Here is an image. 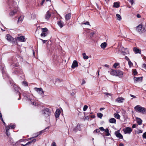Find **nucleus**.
<instances>
[{
    "instance_id": "nucleus-33",
    "label": "nucleus",
    "mask_w": 146,
    "mask_h": 146,
    "mask_svg": "<svg viewBox=\"0 0 146 146\" xmlns=\"http://www.w3.org/2000/svg\"><path fill=\"white\" fill-rule=\"evenodd\" d=\"M116 17L117 18V19L119 20V21H120L121 20V17L120 16V15L119 14H117L116 15Z\"/></svg>"
},
{
    "instance_id": "nucleus-52",
    "label": "nucleus",
    "mask_w": 146,
    "mask_h": 146,
    "mask_svg": "<svg viewBox=\"0 0 146 146\" xmlns=\"http://www.w3.org/2000/svg\"><path fill=\"white\" fill-rule=\"evenodd\" d=\"M125 58L126 60H127L128 61V62L130 60L129 59V58L127 56H125Z\"/></svg>"
},
{
    "instance_id": "nucleus-25",
    "label": "nucleus",
    "mask_w": 146,
    "mask_h": 146,
    "mask_svg": "<svg viewBox=\"0 0 146 146\" xmlns=\"http://www.w3.org/2000/svg\"><path fill=\"white\" fill-rule=\"evenodd\" d=\"M6 135L7 136H9V135L10 134V133L9 132V129L8 128V127L7 126L6 127Z\"/></svg>"
},
{
    "instance_id": "nucleus-53",
    "label": "nucleus",
    "mask_w": 146,
    "mask_h": 146,
    "mask_svg": "<svg viewBox=\"0 0 146 146\" xmlns=\"http://www.w3.org/2000/svg\"><path fill=\"white\" fill-rule=\"evenodd\" d=\"M32 143H31V141L30 142H29L28 143H27L26 144V145H27V146H28V145H30Z\"/></svg>"
},
{
    "instance_id": "nucleus-45",
    "label": "nucleus",
    "mask_w": 146,
    "mask_h": 146,
    "mask_svg": "<svg viewBox=\"0 0 146 146\" xmlns=\"http://www.w3.org/2000/svg\"><path fill=\"white\" fill-rule=\"evenodd\" d=\"M22 18H21V17H20L18 19V22H21V21H22Z\"/></svg>"
},
{
    "instance_id": "nucleus-2",
    "label": "nucleus",
    "mask_w": 146,
    "mask_h": 146,
    "mask_svg": "<svg viewBox=\"0 0 146 146\" xmlns=\"http://www.w3.org/2000/svg\"><path fill=\"white\" fill-rule=\"evenodd\" d=\"M135 111L137 112H139L142 113H144L146 112L145 108L139 105H137L134 108Z\"/></svg>"
},
{
    "instance_id": "nucleus-9",
    "label": "nucleus",
    "mask_w": 146,
    "mask_h": 146,
    "mask_svg": "<svg viewBox=\"0 0 146 146\" xmlns=\"http://www.w3.org/2000/svg\"><path fill=\"white\" fill-rule=\"evenodd\" d=\"M115 134L116 136L120 139H122L123 137L122 135L119 133V130L116 131L115 132Z\"/></svg>"
},
{
    "instance_id": "nucleus-1",
    "label": "nucleus",
    "mask_w": 146,
    "mask_h": 146,
    "mask_svg": "<svg viewBox=\"0 0 146 146\" xmlns=\"http://www.w3.org/2000/svg\"><path fill=\"white\" fill-rule=\"evenodd\" d=\"M110 74L112 76H117L120 78H122L123 76V72L119 70H112Z\"/></svg>"
},
{
    "instance_id": "nucleus-50",
    "label": "nucleus",
    "mask_w": 146,
    "mask_h": 146,
    "mask_svg": "<svg viewBox=\"0 0 146 146\" xmlns=\"http://www.w3.org/2000/svg\"><path fill=\"white\" fill-rule=\"evenodd\" d=\"M142 67L146 69V64H144L142 65Z\"/></svg>"
},
{
    "instance_id": "nucleus-51",
    "label": "nucleus",
    "mask_w": 146,
    "mask_h": 146,
    "mask_svg": "<svg viewBox=\"0 0 146 146\" xmlns=\"http://www.w3.org/2000/svg\"><path fill=\"white\" fill-rule=\"evenodd\" d=\"M51 146H56V144L55 143V142H52V145Z\"/></svg>"
},
{
    "instance_id": "nucleus-6",
    "label": "nucleus",
    "mask_w": 146,
    "mask_h": 146,
    "mask_svg": "<svg viewBox=\"0 0 146 146\" xmlns=\"http://www.w3.org/2000/svg\"><path fill=\"white\" fill-rule=\"evenodd\" d=\"M123 131L125 134H130L131 132L132 131V129L130 127H128L123 129Z\"/></svg>"
},
{
    "instance_id": "nucleus-37",
    "label": "nucleus",
    "mask_w": 146,
    "mask_h": 146,
    "mask_svg": "<svg viewBox=\"0 0 146 146\" xmlns=\"http://www.w3.org/2000/svg\"><path fill=\"white\" fill-rule=\"evenodd\" d=\"M88 106L87 105H85L84 106L83 110L84 111H86L87 109L88 108Z\"/></svg>"
},
{
    "instance_id": "nucleus-21",
    "label": "nucleus",
    "mask_w": 146,
    "mask_h": 146,
    "mask_svg": "<svg viewBox=\"0 0 146 146\" xmlns=\"http://www.w3.org/2000/svg\"><path fill=\"white\" fill-rule=\"evenodd\" d=\"M133 51L135 52L136 53H141V50L136 47L134 48Z\"/></svg>"
},
{
    "instance_id": "nucleus-24",
    "label": "nucleus",
    "mask_w": 146,
    "mask_h": 146,
    "mask_svg": "<svg viewBox=\"0 0 146 146\" xmlns=\"http://www.w3.org/2000/svg\"><path fill=\"white\" fill-rule=\"evenodd\" d=\"M121 49H122V48H123V47H121ZM122 50L121 51L120 50H119V53H121V54H122V55H125L126 54V53L125 52V51H123L122 50Z\"/></svg>"
},
{
    "instance_id": "nucleus-34",
    "label": "nucleus",
    "mask_w": 146,
    "mask_h": 146,
    "mask_svg": "<svg viewBox=\"0 0 146 146\" xmlns=\"http://www.w3.org/2000/svg\"><path fill=\"white\" fill-rule=\"evenodd\" d=\"M42 30V32L46 33L48 30V29L46 28H41Z\"/></svg>"
},
{
    "instance_id": "nucleus-13",
    "label": "nucleus",
    "mask_w": 146,
    "mask_h": 146,
    "mask_svg": "<svg viewBox=\"0 0 146 146\" xmlns=\"http://www.w3.org/2000/svg\"><path fill=\"white\" fill-rule=\"evenodd\" d=\"M142 78L141 77L137 78L135 77H134V81L135 82H141L142 80Z\"/></svg>"
},
{
    "instance_id": "nucleus-3",
    "label": "nucleus",
    "mask_w": 146,
    "mask_h": 146,
    "mask_svg": "<svg viewBox=\"0 0 146 146\" xmlns=\"http://www.w3.org/2000/svg\"><path fill=\"white\" fill-rule=\"evenodd\" d=\"M137 31L140 34H141L146 31L145 28L143 27L141 24L139 25L136 27Z\"/></svg>"
},
{
    "instance_id": "nucleus-64",
    "label": "nucleus",
    "mask_w": 146,
    "mask_h": 146,
    "mask_svg": "<svg viewBox=\"0 0 146 146\" xmlns=\"http://www.w3.org/2000/svg\"><path fill=\"white\" fill-rule=\"evenodd\" d=\"M124 145L122 143H120L119 145V146H123Z\"/></svg>"
},
{
    "instance_id": "nucleus-17",
    "label": "nucleus",
    "mask_w": 146,
    "mask_h": 146,
    "mask_svg": "<svg viewBox=\"0 0 146 146\" xmlns=\"http://www.w3.org/2000/svg\"><path fill=\"white\" fill-rule=\"evenodd\" d=\"M124 100V99L123 98H117L116 100V101L119 103H122Z\"/></svg>"
},
{
    "instance_id": "nucleus-4",
    "label": "nucleus",
    "mask_w": 146,
    "mask_h": 146,
    "mask_svg": "<svg viewBox=\"0 0 146 146\" xmlns=\"http://www.w3.org/2000/svg\"><path fill=\"white\" fill-rule=\"evenodd\" d=\"M43 115L45 117H48L50 114L49 110L48 108H46L42 111Z\"/></svg>"
},
{
    "instance_id": "nucleus-18",
    "label": "nucleus",
    "mask_w": 146,
    "mask_h": 146,
    "mask_svg": "<svg viewBox=\"0 0 146 146\" xmlns=\"http://www.w3.org/2000/svg\"><path fill=\"white\" fill-rule=\"evenodd\" d=\"M116 121V119L113 118H111L109 120V122L111 123H115Z\"/></svg>"
},
{
    "instance_id": "nucleus-20",
    "label": "nucleus",
    "mask_w": 146,
    "mask_h": 146,
    "mask_svg": "<svg viewBox=\"0 0 146 146\" xmlns=\"http://www.w3.org/2000/svg\"><path fill=\"white\" fill-rule=\"evenodd\" d=\"M107 45V44L106 42H104L101 44L100 46L102 48L104 49L106 47Z\"/></svg>"
},
{
    "instance_id": "nucleus-40",
    "label": "nucleus",
    "mask_w": 146,
    "mask_h": 146,
    "mask_svg": "<svg viewBox=\"0 0 146 146\" xmlns=\"http://www.w3.org/2000/svg\"><path fill=\"white\" fill-rule=\"evenodd\" d=\"M22 141H23L22 139H21L19 140V141H17L16 143H15V146H17V145L18 143L21 142Z\"/></svg>"
},
{
    "instance_id": "nucleus-28",
    "label": "nucleus",
    "mask_w": 146,
    "mask_h": 146,
    "mask_svg": "<svg viewBox=\"0 0 146 146\" xmlns=\"http://www.w3.org/2000/svg\"><path fill=\"white\" fill-rule=\"evenodd\" d=\"M29 101L31 102V104H32L33 105H34L35 106L36 105V103L33 100L31 99H29Z\"/></svg>"
},
{
    "instance_id": "nucleus-29",
    "label": "nucleus",
    "mask_w": 146,
    "mask_h": 146,
    "mask_svg": "<svg viewBox=\"0 0 146 146\" xmlns=\"http://www.w3.org/2000/svg\"><path fill=\"white\" fill-rule=\"evenodd\" d=\"M82 55L83 56V58L84 59H87L89 58L88 56H87L86 54L85 53H82Z\"/></svg>"
},
{
    "instance_id": "nucleus-58",
    "label": "nucleus",
    "mask_w": 146,
    "mask_h": 146,
    "mask_svg": "<svg viewBox=\"0 0 146 146\" xmlns=\"http://www.w3.org/2000/svg\"><path fill=\"white\" fill-rule=\"evenodd\" d=\"M40 40L42 41L43 43H45L47 41L46 40H43L42 39H40Z\"/></svg>"
},
{
    "instance_id": "nucleus-36",
    "label": "nucleus",
    "mask_w": 146,
    "mask_h": 146,
    "mask_svg": "<svg viewBox=\"0 0 146 146\" xmlns=\"http://www.w3.org/2000/svg\"><path fill=\"white\" fill-rule=\"evenodd\" d=\"M15 127V125H9L8 128L9 129L10 128L11 129H13Z\"/></svg>"
},
{
    "instance_id": "nucleus-43",
    "label": "nucleus",
    "mask_w": 146,
    "mask_h": 146,
    "mask_svg": "<svg viewBox=\"0 0 146 146\" xmlns=\"http://www.w3.org/2000/svg\"><path fill=\"white\" fill-rule=\"evenodd\" d=\"M118 65V64L117 63H115L113 65V67L114 68H115L117 67V66Z\"/></svg>"
},
{
    "instance_id": "nucleus-8",
    "label": "nucleus",
    "mask_w": 146,
    "mask_h": 146,
    "mask_svg": "<svg viewBox=\"0 0 146 146\" xmlns=\"http://www.w3.org/2000/svg\"><path fill=\"white\" fill-rule=\"evenodd\" d=\"M34 89L38 94L40 95H41L44 93V92L41 88L35 87Z\"/></svg>"
},
{
    "instance_id": "nucleus-38",
    "label": "nucleus",
    "mask_w": 146,
    "mask_h": 146,
    "mask_svg": "<svg viewBox=\"0 0 146 146\" xmlns=\"http://www.w3.org/2000/svg\"><path fill=\"white\" fill-rule=\"evenodd\" d=\"M22 84L23 85L25 86H28L27 83L25 81H23L22 82Z\"/></svg>"
},
{
    "instance_id": "nucleus-60",
    "label": "nucleus",
    "mask_w": 146,
    "mask_h": 146,
    "mask_svg": "<svg viewBox=\"0 0 146 146\" xmlns=\"http://www.w3.org/2000/svg\"><path fill=\"white\" fill-rule=\"evenodd\" d=\"M36 141V139H33V140H32V141H31V143H32L33 142V143L35 142Z\"/></svg>"
},
{
    "instance_id": "nucleus-11",
    "label": "nucleus",
    "mask_w": 146,
    "mask_h": 146,
    "mask_svg": "<svg viewBox=\"0 0 146 146\" xmlns=\"http://www.w3.org/2000/svg\"><path fill=\"white\" fill-rule=\"evenodd\" d=\"M19 40L21 42H25L26 40L24 36H20L17 37Z\"/></svg>"
},
{
    "instance_id": "nucleus-31",
    "label": "nucleus",
    "mask_w": 146,
    "mask_h": 146,
    "mask_svg": "<svg viewBox=\"0 0 146 146\" xmlns=\"http://www.w3.org/2000/svg\"><path fill=\"white\" fill-rule=\"evenodd\" d=\"M114 116L115 118L118 119H119L120 118V116L118 113H114Z\"/></svg>"
},
{
    "instance_id": "nucleus-61",
    "label": "nucleus",
    "mask_w": 146,
    "mask_h": 146,
    "mask_svg": "<svg viewBox=\"0 0 146 146\" xmlns=\"http://www.w3.org/2000/svg\"><path fill=\"white\" fill-rule=\"evenodd\" d=\"M137 17L138 18H140L141 17V15L139 14H137Z\"/></svg>"
},
{
    "instance_id": "nucleus-39",
    "label": "nucleus",
    "mask_w": 146,
    "mask_h": 146,
    "mask_svg": "<svg viewBox=\"0 0 146 146\" xmlns=\"http://www.w3.org/2000/svg\"><path fill=\"white\" fill-rule=\"evenodd\" d=\"M128 64L129 66L130 67H131V66L133 65L131 61L130 60L128 62Z\"/></svg>"
},
{
    "instance_id": "nucleus-41",
    "label": "nucleus",
    "mask_w": 146,
    "mask_h": 146,
    "mask_svg": "<svg viewBox=\"0 0 146 146\" xmlns=\"http://www.w3.org/2000/svg\"><path fill=\"white\" fill-rule=\"evenodd\" d=\"M133 72L134 75H135L137 74V72L135 69H134L133 70Z\"/></svg>"
},
{
    "instance_id": "nucleus-54",
    "label": "nucleus",
    "mask_w": 146,
    "mask_h": 146,
    "mask_svg": "<svg viewBox=\"0 0 146 146\" xmlns=\"http://www.w3.org/2000/svg\"><path fill=\"white\" fill-rule=\"evenodd\" d=\"M142 133V131L141 130H139L137 132L138 133Z\"/></svg>"
},
{
    "instance_id": "nucleus-10",
    "label": "nucleus",
    "mask_w": 146,
    "mask_h": 146,
    "mask_svg": "<svg viewBox=\"0 0 146 146\" xmlns=\"http://www.w3.org/2000/svg\"><path fill=\"white\" fill-rule=\"evenodd\" d=\"M78 66V64L77 61L75 60H74L71 66V68L73 69H74Z\"/></svg>"
},
{
    "instance_id": "nucleus-32",
    "label": "nucleus",
    "mask_w": 146,
    "mask_h": 146,
    "mask_svg": "<svg viewBox=\"0 0 146 146\" xmlns=\"http://www.w3.org/2000/svg\"><path fill=\"white\" fill-rule=\"evenodd\" d=\"M97 116L101 119L102 118V116H103V114L102 113H97Z\"/></svg>"
},
{
    "instance_id": "nucleus-59",
    "label": "nucleus",
    "mask_w": 146,
    "mask_h": 146,
    "mask_svg": "<svg viewBox=\"0 0 146 146\" xmlns=\"http://www.w3.org/2000/svg\"><path fill=\"white\" fill-rule=\"evenodd\" d=\"M94 32H92L90 33V36L91 37L92 36H93V35H94Z\"/></svg>"
},
{
    "instance_id": "nucleus-22",
    "label": "nucleus",
    "mask_w": 146,
    "mask_h": 146,
    "mask_svg": "<svg viewBox=\"0 0 146 146\" xmlns=\"http://www.w3.org/2000/svg\"><path fill=\"white\" fill-rule=\"evenodd\" d=\"M71 17L70 14V13H68L66 14L65 16V18L66 20L67 21Z\"/></svg>"
},
{
    "instance_id": "nucleus-7",
    "label": "nucleus",
    "mask_w": 146,
    "mask_h": 146,
    "mask_svg": "<svg viewBox=\"0 0 146 146\" xmlns=\"http://www.w3.org/2000/svg\"><path fill=\"white\" fill-rule=\"evenodd\" d=\"M49 127H48L46 128L45 129H44L42 131H41L37 133H36V136H35L34 137H33L29 138V139H31L36 137L38 135L41 134L42 133H43L44 131H47V130H48L49 129Z\"/></svg>"
},
{
    "instance_id": "nucleus-56",
    "label": "nucleus",
    "mask_w": 146,
    "mask_h": 146,
    "mask_svg": "<svg viewBox=\"0 0 146 146\" xmlns=\"http://www.w3.org/2000/svg\"><path fill=\"white\" fill-rule=\"evenodd\" d=\"M86 83V82L84 80H82V85H83L85 84Z\"/></svg>"
},
{
    "instance_id": "nucleus-63",
    "label": "nucleus",
    "mask_w": 146,
    "mask_h": 146,
    "mask_svg": "<svg viewBox=\"0 0 146 146\" xmlns=\"http://www.w3.org/2000/svg\"><path fill=\"white\" fill-rule=\"evenodd\" d=\"M130 96H131V97H133V98H135L136 97L135 96L133 95H131V94L130 95Z\"/></svg>"
},
{
    "instance_id": "nucleus-16",
    "label": "nucleus",
    "mask_w": 146,
    "mask_h": 146,
    "mask_svg": "<svg viewBox=\"0 0 146 146\" xmlns=\"http://www.w3.org/2000/svg\"><path fill=\"white\" fill-rule=\"evenodd\" d=\"M60 114V111L59 109L56 110L55 113V116L56 118L59 117Z\"/></svg>"
},
{
    "instance_id": "nucleus-55",
    "label": "nucleus",
    "mask_w": 146,
    "mask_h": 146,
    "mask_svg": "<svg viewBox=\"0 0 146 146\" xmlns=\"http://www.w3.org/2000/svg\"><path fill=\"white\" fill-rule=\"evenodd\" d=\"M136 125H137L136 124H133L132 126V128H135L136 127Z\"/></svg>"
},
{
    "instance_id": "nucleus-35",
    "label": "nucleus",
    "mask_w": 146,
    "mask_h": 146,
    "mask_svg": "<svg viewBox=\"0 0 146 146\" xmlns=\"http://www.w3.org/2000/svg\"><path fill=\"white\" fill-rule=\"evenodd\" d=\"M47 33H46L42 32L41 33L40 35L41 36L45 37L47 36Z\"/></svg>"
},
{
    "instance_id": "nucleus-62",
    "label": "nucleus",
    "mask_w": 146,
    "mask_h": 146,
    "mask_svg": "<svg viewBox=\"0 0 146 146\" xmlns=\"http://www.w3.org/2000/svg\"><path fill=\"white\" fill-rule=\"evenodd\" d=\"M104 109H105V108H100V111H102V110H104Z\"/></svg>"
},
{
    "instance_id": "nucleus-44",
    "label": "nucleus",
    "mask_w": 146,
    "mask_h": 146,
    "mask_svg": "<svg viewBox=\"0 0 146 146\" xmlns=\"http://www.w3.org/2000/svg\"><path fill=\"white\" fill-rule=\"evenodd\" d=\"M94 132H96L97 133H99L100 132V130L99 129H96V130H95L94 131Z\"/></svg>"
},
{
    "instance_id": "nucleus-15",
    "label": "nucleus",
    "mask_w": 146,
    "mask_h": 146,
    "mask_svg": "<svg viewBox=\"0 0 146 146\" xmlns=\"http://www.w3.org/2000/svg\"><path fill=\"white\" fill-rule=\"evenodd\" d=\"M50 16L51 13L49 11H48L46 12L45 15V18L46 19L48 20L50 17Z\"/></svg>"
},
{
    "instance_id": "nucleus-49",
    "label": "nucleus",
    "mask_w": 146,
    "mask_h": 146,
    "mask_svg": "<svg viewBox=\"0 0 146 146\" xmlns=\"http://www.w3.org/2000/svg\"><path fill=\"white\" fill-rule=\"evenodd\" d=\"M10 141H11V143L13 145H15V143H14V141H13V140L12 139H11Z\"/></svg>"
},
{
    "instance_id": "nucleus-23",
    "label": "nucleus",
    "mask_w": 146,
    "mask_h": 146,
    "mask_svg": "<svg viewBox=\"0 0 146 146\" xmlns=\"http://www.w3.org/2000/svg\"><path fill=\"white\" fill-rule=\"evenodd\" d=\"M17 11L16 10H14L13 11L9 13V15L10 16H12L14 15L16 13Z\"/></svg>"
},
{
    "instance_id": "nucleus-14",
    "label": "nucleus",
    "mask_w": 146,
    "mask_h": 146,
    "mask_svg": "<svg viewBox=\"0 0 146 146\" xmlns=\"http://www.w3.org/2000/svg\"><path fill=\"white\" fill-rule=\"evenodd\" d=\"M57 24L60 28H62L64 25V22L61 21H58L57 22Z\"/></svg>"
},
{
    "instance_id": "nucleus-46",
    "label": "nucleus",
    "mask_w": 146,
    "mask_h": 146,
    "mask_svg": "<svg viewBox=\"0 0 146 146\" xmlns=\"http://www.w3.org/2000/svg\"><path fill=\"white\" fill-rule=\"evenodd\" d=\"M100 130L102 131H104L105 130V129H104L103 127H101L99 128Z\"/></svg>"
},
{
    "instance_id": "nucleus-48",
    "label": "nucleus",
    "mask_w": 146,
    "mask_h": 146,
    "mask_svg": "<svg viewBox=\"0 0 146 146\" xmlns=\"http://www.w3.org/2000/svg\"><path fill=\"white\" fill-rule=\"evenodd\" d=\"M104 94L105 95L107 96L108 97L109 96H111V94H110V93H106V92L104 93Z\"/></svg>"
},
{
    "instance_id": "nucleus-47",
    "label": "nucleus",
    "mask_w": 146,
    "mask_h": 146,
    "mask_svg": "<svg viewBox=\"0 0 146 146\" xmlns=\"http://www.w3.org/2000/svg\"><path fill=\"white\" fill-rule=\"evenodd\" d=\"M82 24H84V25H90V23L89 22H86V23H82Z\"/></svg>"
},
{
    "instance_id": "nucleus-57",
    "label": "nucleus",
    "mask_w": 146,
    "mask_h": 146,
    "mask_svg": "<svg viewBox=\"0 0 146 146\" xmlns=\"http://www.w3.org/2000/svg\"><path fill=\"white\" fill-rule=\"evenodd\" d=\"M130 2L131 3V5H132L133 3V0H130Z\"/></svg>"
},
{
    "instance_id": "nucleus-19",
    "label": "nucleus",
    "mask_w": 146,
    "mask_h": 146,
    "mask_svg": "<svg viewBox=\"0 0 146 146\" xmlns=\"http://www.w3.org/2000/svg\"><path fill=\"white\" fill-rule=\"evenodd\" d=\"M136 120L137 123L139 125H140L142 124V121L141 119L138 117H137Z\"/></svg>"
},
{
    "instance_id": "nucleus-42",
    "label": "nucleus",
    "mask_w": 146,
    "mask_h": 146,
    "mask_svg": "<svg viewBox=\"0 0 146 146\" xmlns=\"http://www.w3.org/2000/svg\"><path fill=\"white\" fill-rule=\"evenodd\" d=\"M142 136L143 138L146 139V131L143 133Z\"/></svg>"
},
{
    "instance_id": "nucleus-26",
    "label": "nucleus",
    "mask_w": 146,
    "mask_h": 146,
    "mask_svg": "<svg viewBox=\"0 0 146 146\" xmlns=\"http://www.w3.org/2000/svg\"><path fill=\"white\" fill-rule=\"evenodd\" d=\"M113 7L116 8H118L119 7V3L116 2H115L113 4Z\"/></svg>"
},
{
    "instance_id": "nucleus-12",
    "label": "nucleus",
    "mask_w": 146,
    "mask_h": 146,
    "mask_svg": "<svg viewBox=\"0 0 146 146\" xmlns=\"http://www.w3.org/2000/svg\"><path fill=\"white\" fill-rule=\"evenodd\" d=\"M81 129L80 127V125L79 123H78L77 125V126L74 128L73 130L75 132L77 131L78 130H80Z\"/></svg>"
},
{
    "instance_id": "nucleus-5",
    "label": "nucleus",
    "mask_w": 146,
    "mask_h": 146,
    "mask_svg": "<svg viewBox=\"0 0 146 146\" xmlns=\"http://www.w3.org/2000/svg\"><path fill=\"white\" fill-rule=\"evenodd\" d=\"M6 37L7 40L10 42L13 43L15 42V40L9 34L6 35Z\"/></svg>"
},
{
    "instance_id": "nucleus-27",
    "label": "nucleus",
    "mask_w": 146,
    "mask_h": 146,
    "mask_svg": "<svg viewBox=\"0 0 146 146\" xmlns=\"http://www.w3.org/2000/svg\"><path fill=\"white\" fill-rule=\"evenodd\" d=\"M105 132L106 133V136H108L110 135V133L109 132V130L107 128L106 129H105Z\"/></svg>"
},
{
    "instance_id": "nucleus-30",
    "label": "nucleus",
    "mask_w": 146,
    "mask_h": 146,
    "mask_svg": "<svg viewBox=\"0 0 146 146\" xmlns=\"http://www.w3.org/2000/svg\"><path fill=\"white\" fill-rule=\"evenodd\" d=\"M2 73L4 78H6V77H7L8 76L7 74L5 71H3Z\"/></svg>"
}]
</instances>
